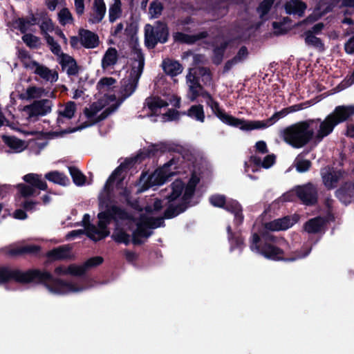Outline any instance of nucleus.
<instances>
[{"label":"nucleus","mask_w":354,"mask_h":354,"mask_svg":"<svg viewBox=\"0 0 354 354\" xmlns=\"http://www.w3.org/2000/svg\"><path fill=\"white\" fill-rule=\"evenodd\" d=\"M13 280L21 284L33 283L43 285L50 292L66 294L82 290L75 283L55 278L45 270L32 268L23 271L19 269L10 270L6 267L0 268V284Z\"/></svg>","instance_id":"obj_1"},{"label":"nucleus","mask_w":354,"mask_h":354,"mask_svg":"<svg viewBox=\"0 0 354 354\" xmlns=\"http://www.w3.org/2000/svg\"><path fill=\"white\" fill-rule=\"evenodd\" d=\"M143 63L139 62L137 69L133 68L128 78H124L122 82L120 91L121 95L117 98L114 95H104L98 101L93 102L89 108L85 110L86 120L82 121L71 131H78L93 125L95 122L93 121L94 117L100 111L105 108V110L100 115V120L105 118L109 114L115 111L122 102L129 97L136 90L138 80L142 73Z\"/></svg>","instance_id":"obj_2"},{"label":"nucleus","mask_w":354,"mask_h":354,"mask_svg":"<svg viewBox=\"0 0 354 354\" xmlns=\"http://www.w3.org/2000/svg\"><path fill=\"white\" fill-rule=\"evenodd\" d=\"M274 237L268 234L259 235L254 232L250 239V250L263 256L265 258L279 261H294L297 257L286 258L284 251L274 244Z\"/></svg>","instance_id":"obj_3"},{"label":"nucleus","mask_w":354,"mask_h":354,"mask_svg":"<svg viewBox=\"0 0 354 354\" xmlns=\"http://www.w3.org/2000/svg\"><path fill=\"white\" fill-rule=\"evenodd\" d=\"M37 135L39 136H37L36 138L29 140L27 144H26L25 141L20 140L15 136H9L6 134H2L1 138L5 144L15 152H21L27 147H30L31 149L37 147V153L39 154L40 151L42 150L48 145V140L53 139L59 136L62 137L64 134Z\"/></svg>","instance_id":"obj_4"},{"label":"nucleus","mask_w":354,"mask_h":354,"mask_svg":"<svg viewBox=\"0 0 354 354\" xmlns=\"http://www.w3.org/2000/svg\"><path fill=\"white\" fill-rule=\"evenodd\" d=\"M339 122L333 113L320 122L319 120H309L297 122L287 129L286 133H313L314 129L319 126L321 133H331Z\"/></svg>","instance_id":"obj_5"},{"label":"nucleus","mask_w":354,"mask_h":354,"mask_svg":"<svg viewBox=\"0 0 354 354\" xmlns=\"http://www.w3.org/2000/svg\"><path fill=\"white\" fill-rule=\"evenodd\" d=\"M97 218V227L100 228H107L112 221L115 223L119 221H126L128 223L136 221V218L131 213L115 205L106 206L104 211L98 213Z\"/></svg>","instance_id":"obj_6"},{"label":"nucleus","mask_w":354,"mask_h":354,"mask_svg":"<svg viewBox=\"0 0 354 354\" xmlns=\"http://www.w3.org/2000/svg\"><path fill=\"white\" fill-rule=\"evenodd\" d=\"M22 179L26 184L19 183L16 185V188L23 198H26L35 196L36 189L52 193L48 189L46 182L42 179L41 174L29 173L24 175Z\"/></svg>","instance_id":"obj_7"},{"label":"nucleus","mask_w":354,"mask_h":354,"mask_svg":"<svg viewBox=\"0 0 354 354\" xmlns=\"http://www.w3.org/2000/svg\"><path fill=\"white\" fill-rule=\"evenodd\" d=\"M169 105L167 101H165L159 97H151L146 99L144 109H148L150 113H147L148 116L156 115L158 119L156 121L162 122L172 121L179 118V113L174 110H169L168 112L159 115L160 109Z\"/></svg>","instance_id":"obj_8"},{"label":"nucleus","mask_w":354,"mask_h":354,"mask_svg":"<svg viewBox=\"0 0 354 354\" xmlns=\"http://www.w3.org/2000/svg\"><path fill=\"white\" fill-rule=\"evenodd\" d=\"M207 97L208 101L207 102V104L210 106L213 113L222 122L232 127H237L242 131H246V129H251L250 127V125L251 124L248 122V120L239 119L227 114L220 109L218 104L212 98L210 95H207Z\"/></svg>","instance_id":"obj_9"},{"label":"nucleus","mask_w":354,"mask_h":354,"mask_svg":"<svg viewBox=\"0 0 354 354\" xmlns=\"http://www.w3.org/2000/svg\"><path fill=\"white\" fill-rule=\"evenodd\" d=\"M167 36V26L162 23L158 22L155 27L149 24L145 26V43L149 48H153L158 42H166Z\"/></svg>","instance_id":"obj_10"},{"label":"nucleus","mask_w":354,"mask_h":354,"mask_svg":"<svg viewBox=\"0 0 354 354\" xmlns=\"http://www.w3.org/2000/svg\"><path fill=\"white\" fill-rule=\"evenodd\" d=\"M334 220L333 214L328 212L326 216H318L308 220L304 225V230L311 234H324L327 230V224L330 221Z\"/></svg>","instance_id":"obj_11"},{"label":"nucleus","mask_w":354,"mask_h":354,"mask_svg":"<svg viewBox=\"0 0 354 354\" xmlns=\"http://www.w3.org/2000/svg\"><path fill=\"white\" fill-rule=\"evenodd\" d=\"M301 109V107L300 105H295L275 113L271 118L266 120H248V122L251 124L250 125L251 129H246V131L264 129L272 125L279 118H282L288 113L299 111Z\"/></svg>","instance_id":"obj_12"},{"label":"nucleus","mask_w":354,"mask_h":354,"mask_svg":"<svg viewBox=\"0 0 354 354\" xmlns=\"http://www.w3.org/2000/svg\"><path fill=\"white\" fill-rule=\"evenodd\" d=\"M126 225L129 230H133L131 243L134 245H142L145 241L142 240V238L148 239L153 234L149 227H147L148 225L145 220L137 222L136 219L134 223H128V221H127Z\"/></svg>","instance_id":"obj_13"},{"label":"nucleus","mask_w":354,"mask_h":354,"mask_svg":"<svg viewBox=\"0 0 354 354\" xmlns=\"http://www.w3.org/2000/svg\"><path fill=\"white\" fill-rule=\"evenodd\" d=\"M52 106V102L49 100H41L26 106L24 108V112L29 119H37L39 116H44L50 113Z\"/></svg>","instance_id":"obj_14"},{"label":"nucleus","mask_w":354,"mask_h":354,"mask_svg":"<svg viewBox=\"0 0 354 354\" xmlns=\"http://www.w3.org/2000/svg\"><path fill=\"white\" fill-rule=\"evenodd\" d=\"M296 194L303 204L306 205L313 206L317 203V189L311 183H308L301 186H297L296 188Z\"/></svg>","instance_id":"obj_15"},{"label":"nucleus","mask_w":354,"mask_h":354,"mask_svg":"<svg viewBox=\"0 0 354 354\" xmlns=\"http://www.w3.org/2000/svg\"><path fill=\"white\" fill-rule=\"evenodd\" d=\"M328 134H282L286 142L295 148H301L308 143L314 136L317 142H321Z\"/></svg>","instance_id":"obj_16"},{"label":"nucleus","mask_w":354,"mask_h":354,"mask_svg":"<svg viewBox=\"0 0 354 354\" xmlns=\"http://www.w3.org/2000/svg\"><path fill=\"white\" fill-rule=\"evenodd\" d=\"M32 68L36 75L46 82L53 83L58 80V73L55 70H51L36 62L32 63Z\"/></svg>","instance_id":"obj_17"},{"label":"nucleus","mask_w":354,"mask_h":354,"mask_svg":"<svg viewBox=\"0 0 354 354\" xmlns=\"http://www.w3.org/2000/svg\"><path fill=\"white\" fill-rule=\"evenodd\" d=\"M106 7L104 0H94L91 11L88 17L91 24H98L102 21L105 16Z\"/></svg>","instance_id":"obj_18"},{"label":"nucleus","mask_w":354,"mask_h":354,"mask_svg":"<svg viewBox=\"0 0 354 354\" xmlns=\"http://www.w3.org/2000/svg\"><path fill=\"white\" fill-rule=\"evenodd\" d=\"M224 209L234 215L233 221L236 227H239L242 225L244 221L243 207L236 200H228L227 204Z\"/></svg>","instance_id":"obj_19"},{"label":"nucleus","mask_w":354,"mask_h":354,"mask_svg":"<svg viewBox=\"0 0 354 354\" xmlns=\"http://www.w3.org/2000/svg\"><path fill=\"white\" fill-rule=\"evenodd\" d=\"M322 178L324 186L327 189H333L337 187L340 178L342 177L341 170H330V169L326 171H322Z\"/></svg>","instance_id":"obj_20"},{"label":"nucleus","mask_w":354,"mask_h":354,"mask_svg":"<svg viewBox=\"0 0 354 354\" xmlns=\"http://www.w3.org/2000/svg\"><path fill=\"white\" fill-rule=\"evenodd\" d=\"M41 251V247L37 245H26L9 249L6 254L12 257H21L25 255L36 256Z\"/></svg>","instance_id":"obj_21"},{"label":"nucleus","mask_w":354,"mask_h":354,"mask_svg":"<svg viewBox=\"0 0 354 354\" xmlns=\"http://www.w3.org/2000/svg\"><path fill=\"white\" fill-rule=\"evenodd\" d=\"M57 62L61 65L64 71L69 75H75L78 73V66L75 60L69 55L64 53L57 58Z\"/></svg>","instance_id":"obj_22"},{"label":"nucleus","mask_w":354,"mask_h":354,"mask_svg":"<svg viewBox=\"0 0 354 354\" xmlns=\"http://www.w3.org/2000/svg\"><path fill=\"white\" fill-rule=\"evenodd\" d=\"M118 50L113 47H109L104 53L102 61L101 67L104 71L113 68L118 60Z\"/></svg>","instance_id":"obj_23"},{"label":"nucleus","mask_w":354,"mask_h":354,"mask_svg":"<svg viewBox=\"0 0 354 354\" xmlns=\"http://www.w3.org/2000/svg\"><path fill=\"white\" fill-rule=\"evenodd\" d=\"M80 43L87 48H94L98 46L99 37L94 32L88 30L80 31Z\"/></svg>","instance_id":"obj_24"},{"label":"nucleus","mask_w":354,"mask_h":354,"mask_svg":"<svg viewBox=\"0 0 354 354\" xmlns=\"http://www.w3.org/2000/svg\"><path fill=\"white\" fill-rule=\"evenodd\" d=\"M335 196L342 203L349 201L354 196V183H344L335 191Z\"/></svg>","instance_id":"obj_25"},{"label":"nucleus","mask_w":354,"mask_h":354,"mask_svg":"<svg viewBox=\"0 0 354 354\" xmlns=\"http://www.w3.org/2000/svg\"><path fill=\"white\" fill-rule=\"evenodd\" d=\"M293 225L289 216H284L281 218L274 219L272 221L266 223V229L270 231L286 230Z\"/></svg>","instance_id":"obj_26"},{"label":"nucleus","mask_w":354,"mask_h":354,"mask_svg":"<svg viewBox=\"0 0 354 354\" xmlns=\"http://www.w3.org/2000/svg\"><path fill=\"white\" fill-rule=\"evenodd\" d=\"M46 257L52 261L64 260L70 257V248L67 245H62L48 251Z\"/></svg>","instance_id":"obj_27"},{"label":"nucleus","mask_w":354,"mask_h":354,"mask_svg":"<svg viewBox=\"0 0 354 354\" xmlns=\"http://www.w3.org/2000/svg\"><path fill=\"white\" fill-rule=\"evenodd\" d=\"M307 8L305 3L300 0H290L285 4V10L288 14L297 15L301 17Z\"/></svg>","instance_id":"obj_28"},{"label":"nucleus","mask_w":354,"mask_h":354,"mask_svg":"<svg viewBox=\"0 0 354 354\" xmlns=\"http://www.w3.org/2000/svg\"><path fill=\"white\" fill-rule=\"evenodd\" d=\"M163 71L170 76H176L182 73L183 67L177 61L165 59L162 64Z\"/></svg>","instance_id":"obj_29"},{"label":"nucleus","mask_w":354,"mask_h":354,"mask_svg":"<svg viewBox=\"0 0 354 354\" xmlns=\"http://www.w3.org/2000/svg\"><path fill=\"white\" fill-rule=\"evenodd\" d=\"M187 206L185 203H180L178 205H174L169 203L164 212L163 216L165 219H171L176 217L179 214L187 210Z\"/></svg>","instance_id":"obj_30"},{"label":"nucleus","mask_w":354,"mask_h":354,"mask_svg":"<svg viewBox=\"0 0 354 354\" xmlns=\"http://www.w3.org/2000/svg\"><path fill=\"white\" fill-rule=\"evenodd\" d=\"M76 110V104L72 101H69L66 104L61 105L57 111V120L59 121L62 118L71 119L74 116Z\"/></svg>","instance_id":"obj_31"},{"label":"nucleus","mask_w":354,"mask_h":354,"mask_svg":"<svg viewBox=\"0 0 354 354\" xmlns=\"http://www.w3.org/2000/svg\"><path fill=\"white\" fill-rule=\"evenodd\" d=\"M339 122H343L354 115V106H339L332 113Z\"/></svg>","instance_id":"obj_32"},{"label":"nucleus","mask_w":354,"mask_h":354,"mask_svg":"<svg viewBox=\"0 0 354 354\" xmlns=\"http://www.w3.org/2000/svg\"><path fill=\"white\" fill-rule=\"evenodd\" d=\"M86 234L88 238L97 242L108 236L110 232L107 228H97L95 225H91Z\"/></svg>","instance_id":"obj_33"},{"label":"nucleus","mask_w":354,"mask_h":354,"mask_svg":"<svg viewBox=\"0 0 354 354\" xmlns=\"http://www.w3.org/2000/svg\"><path fill=\"white\" fill-rule=\"evenodd\" d=\"M44 178L50 182L66 186L69 183L68 178L63 173L58 171H52L45 174Z\"/></svg>","instance_id":"obj_34"},{"label":"nucleus","mask_w":354,"mask_h":354,"mask_svg":"<svg viewBox=\"0 0 354 354\" xmlns=\"http://www.w3.org/2000/svg\"><path fill=\"white\" fill-rule=\"evenodd\" d=\"M185 188L184 183L180 180H176L171 183V192L168 195L169 203L177 200L181 195Z\"/></svg>","instance_id":"obj_35"},{"label":"nucleus","mask_w":354,"mask_h":354,"mask_svg":"<svg viewBox=\"0 0 354 354\" xmlns=\"http://www.w3.org/2000/svg\"><path fill=\"white\" fill-rule=\"evenodd\" d=\"M111 239L117 243H123L128 245L131 242V236L125 232L123 228L116 227L112 235Z\"/></svg>","instance_id":"obj_36"},{"label":"nucleus","mask_w":354,"mask_h":354,"mask_svg":"<svg viewBox=\"0 0 354 354\" xmlns=\"http://www.w3.org/2000/svg\"><path fill=\"white\" fill-rule=\"evenodd\" d=\"M332 9L333 6L330 4L320 3L315 9L313 13L306 19V21L310 22L315 21L322 17L324 15L331 11Z\"/></svg>","instance_id":"obj_37"},{"label":"nucleus","mask_w":354,"mask_h":354,"mask_svg":"<svg viewBox=\"0 0 354 354\" xmlns=\"http://www.w3.org/2000/svg\"><path fill=\"white\" fill-rule=\"evenodd\" d=\"M116 80L111 77L101 78L96 84V88L100 93H105L113 88L116 84Z\"/></svg>","instance_id":"obj_38"},{"label":"nucleus","mask_w":354,"mask_h":354,"mask_svg":"<svg viewBox=\"0 0 354 354\" xmlns=\"http://www.w3.org/2000/svg\"><path fill=\"white\" fill-rule=\"evenodd\" d=\"M47 93L48 92L44 88L32 86L26 89L24 97L27 100L41 98L46 96Z\"/></svg>","instance_id":"obj_39"},{"label":"nucleus","mask_w":354,"mask_h":354,"mask_svg":"<svg viewBox=\"0 0 354 354\" xmlns=\"http://www.w3.org/2000/svg\"><path fill=\"white\" fill-rule=\"evenodd\" d=\"M68 171L75 185L82 186L85 184L86 177L77 167H68Z\"/></svg>","instance_id":"obj_40"},{"label":"nucleus","mask_w":354,"mask_h":354,"mask_svg":"<svg viewBox=\"0 0 354 354\" xmlns=\"http://www.w3.org/2000/svg\"><path fill=\"white\" fill-rule=\"evenodd\" d=\"M206 36V33L203 32L200 35H188L182 32H177L174 35L176 41H178L187 44H192L201 38Z\"/></svg>","instance_id":"obj_41"},{"label":"nucleus","mask_w":354,"mask_h":354,"mask_svg":"<svg viewBox=\"0 0 354 354\" xmlns=\"http://www.w3.org/2000/svg\"><path fill=\"white\" fill-rule=\"evenodd\" d=\"M187 115L197 121L204 122L205 113L202 105L192 106L187 111Z\"/></svg>","instance_id":"obj_42"},{"label":"nucleus","mask_w":354,"mask_h":354,"mask_svg":"<svg viewBox=\"0 0 354 354\" xmlns=\"http://www.w3.org/2000/svg\"><path fill=\"white\" fill-rule=\"evenodd\" d=\"M247 55H248L247 48L245 47L241 48V49L239 50L236 57L233 59L228 61L225 64L224 70L225 71L230 70L234 64L243 60L247 57Z\"/></svg>","instance_id":"obj_43"},{"label":"nucleus","mask_w":354,"mask_h":354,"mask_svg":"<svg viewBox=\"0 0 354 354\" xmlns=\"http://www.w3.org/2000/svg\"><path fill=\"white\" fill-rule=\"evenodd\" d=\"M209 201L212 206L222 209H225L227 204L225 196L221 194L212 195Z\"/></svg>","instance_id":"obj_44"},{"label":"nucleus","mask_w":354,"mask_h":354,"mask_svg":"<svg viewBox=\"0 0 354 354\" xmlns=\"http://www.w3.org/2000/svg\"><path fill=\"white\" fill-rule=\"evenodd\" d=\"M121 1H118V3H113V4L109 8V18L111 22H114L121 16Z\"/></svg>","instance_id":"obj_45"},{"label":"nucleus","mask_w":354,"mask_h":354,"mask_svg":"<svg viewBox=\"0 0 354 354\" xmlns=\"http://www.w3.org/2000/svg\"><path fill=\"white\" fill-rule=\"evenodd\" d=\"M184 193L182 196V200L180 203H185L187 208L191 206V199L194 196L196 189L191 187L190 186L185 185Z\"/></svg>","instance_id":"obj_46"},{"label":"nucleus","mask_w":354,"mask_h":354,"mask_svg":"<svg viewBox=\"0 0 354 354\" xmlns=\"http://www.w3.org/2000/svg\"><path fill=\"white\" fill-rule=\"evenodd\" d=\"M163 216L159 217H149L147 218L145 221L148 225L150 229H156L160 227H164L165 225Z\"/></svg>","instance_id":"obj_47"},{"label":"nucleus","mask_w":354,"mask_h":354,"mask_svg":"<svg viewBox=\"0 0 354 354\" xmlns=\"http://www.w3.org/2000/svg\"><path fill=\"white\" fill-rule=\"evenodd\" d=\"M46 40L48 46H50V50L53 53L57 55V58L59 57L60 55H63L64 53L61 50L60 46L54 40V39L48 34H46Z\"/></svg>","instance_id":"obj_48"},{"label":"nucleus","mask_w":354,"mask_h":354,"mask_svg":"<svg viewBox=\"0 0 354 354\" xmlns=\"http://www.w3.org/2000/svg\"><path fill=\"white\" fill-rule=\"evenodd\" d=\"M68 272L73 276L81 277L86 272V270L84 266V263L80 266L71 264L68 267Z\"/></svg>","instance_id":"obj_49"},{"label":"nucleus","mask_w":354,"mask_h":354,"mask_svg":"<svg viewBox=\"0 0 354 354\" xmlns=\"http://www.w3.org/2000/svg\"><path fill=\"white\" fill-rule=\"evenodd\" d=\"M59 23L62 25L71 24L73 17L71 12L67 8H63L58 14Z\"/></svg>","instance_id":"obj_50"},{"label":"nucleus","mask_w":354,"mask_h":354,"mask_svg":"<svg viewBox=\"0 0 354 354\" xmlns=\"http://www.w3.org/2000/svg\"><path fill=\"white\" fill-rule=\"evenodd\" d=\"M104 261L102 257L96 256L89 258L84 263V266L86 268V271L101 265Z\"/></svg>","instance_id":"obj_51"},{"label":"nucleus","mask_w":354,"mask_h":354,"mask_svg":"<svg viewBox=\"0 0 354 354\" xmlns=\"http://www.w3.org/2000/svg\"><path fill=\"white\" fill-rule=\"evenodd\" d=\"M162 10V4L158 1H153L150 4L149 13L151 18H157L160 15Z\"/></svg>","instance_id":"obj_52"},{"label":"nucleus","mask_w":354,"mask_h":354,"mask_svg":"<svg viewBox=\"0 0 354 354\" xmlns=\"http://www.w3.org/2000/svg\"><path fill=\"white\" fill-rule=\"evenodd\" d=\"M306 43L316 48H323V44L321 40L313 35L312 32H308L305 39Z\"/></svg>","instance_id":"obj_53"},{"label":"nucleus","mask_w":354,"mask_h":354,"mask_svg":"<svg viewBox=\"0 0 354 354\" xmlns=\"http://www.w3.org/2000/svg\"><path fill=\"white\" fill-rule=\"evenodd\" d=\"M156 151L152 149H145L140 153H138L136 156H134V159L136 162L141 163L143 160H145L147 158H150L154 156Z\"/></svg>","instance_id":"obj_54"},{"label":"nucleus","mask_w":354,"mask_h":354,"mask_svg":"<svg viewBox=\"0 0 354 354\" xmlns=\"http://www.w3.org/2000/svg\"><path fill=\"white\" fill-rule=\"evenodd\" d=\"M119 196L124 198L126 203L131 206L135 207L134 203L131 201V191L127 187H122V189L118 193Z\"/></svg>","instance_id":"obj_55"},{"label":"nucleus","mask_w":354,"mask_h":354,"mask_svg":"<svg viewBox=\"0 0 354 354\" xmlns=\"http://www.w3.org/2000/svg\"><path fill=\"white\" fill-rule=\"evenodd\" d=\"M232 248L242 249L244 245V239L241 234H235L229 239Z\"/></svg>","instance_id":"obj_56"},{"label":"nucleus","mask_w":354,"mask_h":354,"mask_svg":"<svg viewBox=\"0 0 354 354\" xmlns=\"http://www.w3.org/2000/svg\"><path fill=\"white\" fill-rule=\"evenodd\" d=\"M167 176H162V172H160L156 177L154 175H151L148 177L147 183L148 186H153L156 185H162L164 183Z\"/></svg>","instance_id":"obj_57"},{"label":"nucleus","mask_w":354,"mask_h":354,"mask_svg":"<svg viewBox=\"0 0 354 354\" xmlns=\"http://www.w3.org/2000/svg\"><path fill=\"white\" fill-rule=\"evenodd\" d=\"M225 47H226V44L224 42H221V46L216 47L214 50V55L213 61L215 64H219L221 62L222 59H223V51H224V49L225 48Z\"/></svg>","instance_id":"obj_58"},{"label":"nucleus","mask_w":354,"mask_h":354,"mask_svg":"<svg viewBox=\"0 0 354 354\" xmlns=\"http://www.w3.org/2000/svg\"><path fill=\"white\" fill-rule=\"evenodd\" d=\"M188 86L189 88V97L192 101H194L199 95L201 86L198 82L195 83L192 82L191 84H188Z\"/></svg>","instance_id":"obj_59"},{"label":"nucleus","mask_w":354,"mask_h":354,"mask_svg":"<svg viewBox=\"0 0 354 354\" xmlns=\"http://www.w3.org/2000/svg\"><path fill=\"white\" fill-rule=\"evenodd\" d=\"M274 0H264L259 6L258 12L263 18L270 10Z\"/></svg>","instance_id":"obj_60"},{"label":"nucleus","mask_w":354,"mask_h":354,"mask_svg":"<svg viewBox=\"0 0 354 354\" xmlns=\"http://www.w3.org/2000/svg\"><path fill=\"white\" fill-rule=\"evenodd\" d=\"M312 165L309 160L304 159L297 162L296 169L299 173H304L308 171Z\"/></svg>","instance_id":"obj_61"},{"label":"nucleus","mask_w":354,"mask_h":354,"mask_svg":"<svg viewBox=\"0 0 354 354\" xmlns=\"http://www.w3.org/2000/svg\"><path fill=\"white\" fill-rule=\"evenodd\" d=\"M36 24V19L32 18L31 20H25L24 19H19L18 20V25L20 30L22 32L26 31L30 26Z\"/></svg>","instance_id":"obj_62"},{"label":"nucleus","mask_w":354,"mask_h":354,"mask_svg":"<svg viewBox=\"0 0 354 354\" xmlns=\"http://www.w3.org/2000/svg\"><path fill=\"white\" fill-rule=\"evenodd\" d=\"M40 28L41 31L44 32V37H46V34H48V32L53 31L54 29L52 21L48 18L44 19V20L40 25Z\"/></svg>","instance_id":"obj_63"},{"label":"nucleus","mask_w":354,"mask_h":354,"mask_svg":"<svg viewBox=\"0 0 354 354\" xmlns=\"http://www.w3.org/2000/svg\"><path fill=\"white\" fill-rule=\"evenodd\" d=\"M23 41L29 46L35 47L39 43V39L36 36L31 34H26L22 37Z\"/></svg>","instance_id":"obj_64"}]
</instances>
